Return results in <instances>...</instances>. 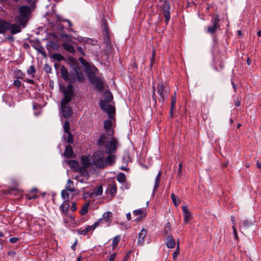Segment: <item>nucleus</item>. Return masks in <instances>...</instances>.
<instances>
[{
	"mask_svg": "<svg viewBox=\"0 0 261 261\" xmlns=\"http://www.w3.org/2000/svg\"><path fill=\"white\" fill-rule=\"evenodd\" d=\"M156 92L160 96L159 100L161 101L162 103H163L164 100L167 98L169 93V89L165 87L163 83H160L157 85Z\"/></svg>",
	"mask_w": 261,
	"mask_h": 261,
	"instance_id": "39448f33",
	"label": "nucleus"
},
{
	"mask_svg": "<svg viewBox=\"0 0 261 261\" xmlns=\"http://www.w3.org/2000/svg\"><path fill=\"white\" fill-rule=\"evenodd\" d=\"M62 198L64 200V201H69V194L68 193V191L66 189H64L62 190L61 193Z\"/></svg>",
	"mask_w": 261,
	"mask_h": 261,
	"instance_id": "7c9ffc66",
	"label": "nucleus"
},
{
	"mask_svg": "<svg viewBox=\"0 0 261 261\" xmlns=\"http://www.w3.org/2000/svg\"><path fill=\"white\" fill-rule=\"evenodd\" d=\"M69 207L70 205L69 201H64L61 205L60 209L61 210L62 214L64 215H67Z\"/></svg>",
	"mask_w": 261,
	"mask_h": 261,
	"instance_id": "412c9836",
	"label": "nucleus"
},
{
	"mask_svg": "<svg viewBox=\"0 0 261 261\" xmlns=\"http://www.w3.org/2000/svg\"><path fill=\"white\" fill-rule=\"evenodd\" d=\"M102 27L103 29L104 43L107 46H109L110 45V36L109 32L108 24L105 19H103L102 21Z\"/></svg>",
	"mask_w": 261,
	"mask_h": 261,
	"instance_id": "0eeeda50",
	"label": "nucleus"
},
{
	"mask_svg": "<svg viewBox=\"0 0 261 261\" xmlns=\"http://www.w3.org/2000/svg\"><path fill=\"white\" fill-rule=\"evenodd\" d=\"M61 109L63 116L66 118H69L72 114L71 108L69 106L67 105H61Z\"/></svg>",
	"mask_w": 261,
	"mask_h": 261,
	"instance_id": "dca6fc26",
	"label": "nucleus"
},
{
	"mask_svg": "<svg viewBox=\"0 0 261 261\" xmlns=\"http://www.w3.org/2000/svg\"><path fill=\"white\" fill-rule=\"evenodd\" d=\"M102 187L100 185L95 188L94 192L91 194L90 196L92 197L100 196L102 195Z\"/></svg>",
	"mask_w": 261,
	"mask_h": 261,
	"instance_id": "bb28decb",
	"label": "nucleus"
},
{
	"mask_svg": "<svg viewBox=\"0 0 261 261\" xmlns=\"http://www.w3.org/2000/svg\"><path fill=\"white\" fill-rule=\"evenodd\" d=\"M77 50L79 51V53L83 56H85V53H84V51H83L82 48L81 47H77Z\"/></svg>",
	"mask_w": 261,
	"mask_h": 261,
	"instance_id": "0e129e2a",
	"label": "nucleus"
},
{
	"mask_svg": "<svg viewBox=\"0 0 261 261\" xmlns=\"http://www.w3.org/2000/svg\"><path fill=\"white\" fill-rule=\"evenodd\" d=\"M143 211L141 209L135 210L133 211V214L135 216L141 215L143 214Z\"/></svg>",
	"mask_w": 261,
	"mask_h": 261,
	"instance_id": "09e8293b",
	"label": "nucleus"
},
{
	"mask_svg": "<svg viewBox=\"0 0 261 261\" xmlns=\"http://www.w3.org/2000/svg\"><path fill=\"white\" fill-rule=\"evenodd\" d=\"M116 155L113 154H109L106 160V166L108 165H112L115 162L116 160Z\"/></svg>",
	"mask_w": 261,
	"mask_h": 261,
	"instance_id": "b1692460",
	"label": "nucleus"
},
{
	"mask_svg": "<svg viewBox=\"0 0 261 261\" xmlns=\"http://www.w3.org/2000/svg\"><path fill=\"white\" fill-rule=\"evenodd\" d=\"M65 189L71 192H74L76 191V189L75 188L73 185V182L69 179H68L67 181V184L65 186Z\"/></svg>",
	"mask_w": 261,
	"mask_h": 261,
	"instance_id": "a878e982",
	"label": "nucleus"
},
{
	"mask_svg": "<svg viewBox=\"0 0 261 261\" xmlns=\"http://www.w3.org/2000/svg\"><path fill=\"white\" fill-rule=\"evenodd\" d=\"M10 23L5 20H0V33L3 34L10 29Z\"/></svg>",
	"mask_w": 261,
	"mask_h": 261,
	"instance_id": "f3484780",
	"label": "nucleus"
},
{
	"mask_svg": "<svg viewBox=\"0 0 261 261\" xmlns=\"http://www.w3.org/2000/svg\"><path fill=\"white\" fill-rule=\"evenodd\" d=\"M14 85L17 87V88H19L21 86V82L18 80H14L13 82Z\"/></svg>",
	"mask_w": 261,
	"mask_h": 261,
	"instance_id": "5fc2aeb1",
	"label": "nucleus"
},
{
	"mask_svg": "<svg viewBox=\"0 0 261 261\" xmlns=\"http://www.w3.org/2000/svg\"><path fill=\"white\" fill-rule=\"evenodd\" d=\"M171 198L175 206H177L179 203L180 201L177 197H176L174 193L171 195Z\"/></svg>",
	"mask_w": 261,
	"mask_h": 261,
	"instance_id": "c9c22d12",
	"label": "nucleus"
},
{
	"mask_svg": "<svg viewBox=\"0 0 261 261\" xmlns=\"http://www.w3.org/2000/svg\"><path fill=\"white\" fill-rule=\"evenodd\" d=\"M80 61H81L85 66V72L88 78L89 81L91 80L92 79L96 77L95 74L98 71V69L93 65H91L86 62L83 58H80Z\"/></svg>",
	"mask_w": 261,
	"mask_h": 261,
	"instance_id": "7ed1b4c3",
	"label": "nucleus"
},
{
	"mask_svg": "<svg viewBox=\"0 0 261 261\" xmlns=\"http://www.w3.org/2000/svg\"><path fill=\"white\" fill-rule=\"evenodd\" d=\"M162 9L163 12V14L165 18L166 24L168 23L169 20L170 19V5L168 2L164 1V3L161 5Z\"/></svg>",
	"mask_w": 261,
	"mask_h": 261,
	"instance_id": "6e6552de",
	"label": "nucleus"
},
{
	"mask_svg": "<svg viewBox=\"0 0 261 261\" xmlns=\"http://www.w3.org/2000/svg\"><path fill=\"white\" fill-rule=\"evenodd\" d=\"M182 164L181 162H180L178 165V171H177V175L179 177H180L182 174Z\"/></svg>",
	"mask_w": 261,
	"mask_h": 261,
	"instance_id": "de8ad7c7",
	"label": "nucleus"
},
{
	"mask_svg": "<svg viewBox=\"0 0 261 261\" xmlns=\"http://www.w3.org/2000/svg\"><path fill=\"white\" fill-rule=\"evenodd\" d=\"M179 254V245H178L177 248L173 253V259L176 260V257Z\"/></svg>",
	"mask_w": 261,
	"mask_h": 261,
	"instance_id": "8fccbe9b",
	"label": "nucleus"
},
{
	"mask_svg": "<svg viewBox=\"0 0 261 261\" xmlns=\"http://www.w3.org/2000/svg\"><path fill=\"white\" fill-rule=\"evenodd\" d=\"M97 144L99 146L103 147L107 153L113 154L117 149V141L115 139L112 138L108 140L107 136L102 134L98 139Z\"/></svg>",
	"mask_w": 261,
	"mask_h": 261,
	"instance_id": "f257e3e1",
	"label": "nucleus"
},
{
	"mask_svg": "<svg viewBox=\"0 0 261 261\" xmlns=\"http://www.w3.org/2000/svg\"><path fill=\"white\" fill-rule=\"evenodd\" d=\"M116 257V253H114L110 255L108 261H114L115 260V258Z\"/></svg>",
	"mask_w": 261,
	"mask_h": 261,
	"instance_id": "052dcab7",
	"label": "nucleus"
},
{
	"mask_svg": "<svg viewBox=\"0 0 261 261\" xmlns=\"http://www.w3.org/2000/svg\"><path fill=\"white\" fill-rule=\"evenodd\" d=\"M61 73L62 78L65 80L67 81L68 80V71L67 69L64 67L62 66L61 68Z\"/></svg>",
	"mask_w": 261,
	"mask_h": 261,
	"instance_id": "c85d7f7f",
	"label": "nucleus"
},
{
	"mask_svg": "<svg viewBox=\"0 0 261 261\" xmlns=\"http://www.w3.org/2000/svg\"><path fill=\"white\" fill-rule=\"evenodd\" d=\"M9 30H11V33L12 34L19 33L21 30L20 27L16 24H10Z\"/></svg>",
	"mask_w": 261,
	"mask_h": 261,
	"instance_id": "cd10ccee",
	"label": "nucleus"
},
{
	"mask_svg": "<svg viewBox=\"0 0 261 261\" xmlns=\"http://www.w3.org/2000/svg\"><path fill=\"white\" fill-rule=\"evenodd\" d=\"M161 174H162V172L161 171L159 172V173H158V174L157 175V176L155 177V183H154V190H153L154 191L159 187L160 180L161 177Z\"/></svg>",
	"mask_w": 261,
	"mask_h": 261,
	"instance_id": "f704fd0d",
	"label": "nucleus"
},
{
	"mask_svg": "<svg viewBox=\"0 0 261 261\" xmlns=\"http://www.w3.org/2000/svg\"><path fill=\"white\" fill-rule=\"evenodd\" d=\"M73 154V150L71 145H67L64 152V155L65 158H70Z\"/></svg>",
	"mask_w": 261,
	"mask_h": 261,
	"instance_id": "393cba45",
	"label": "nucleus"
},
{
	"mask_svg": "<svg viewBox=\"0 0 261 261\" xmlns=\"http://www.w3.org/2000/svg\"><path fill=\"white\" fill-rule=\"evenodd\" d=\"M241 223L242 224V228H249L251 224V222H249L247 220H243L242 221Z\"/></svg>",
	"mask_w": 261,
	"mask_h": 261,
	"instance_id": "a19ab883",
	"label": "nucleus"
},
{
	"mask_svg": "<svg viewBox=\"0 0 261 261\" xmlns=\"http://www.w3.org/2000/svg\"><path fill=\"white\" fill-rule=\"evenodd\" d=\"M110 192L111 194L112 197H114L117 192V187L115 184H112L109 186Z\"/></svg>",
	"mask_w": 261,
	"mask_h": 261,
	"instance_id": "2f4dec72",
	"label": "nucleus"
},
{
	"mask_svg": "<svg viewBox=\"0 0 261 261\" xmlns=\"http://www.w3.org/2000/svg\"><path fill=\"white\" fill-rule=\"evenodd\" d=\"M176 101V97L175 96L172 97L171 99V108H170V116L171 117L173 115V111L175 110V103Z\"/></svg>",
	"mask_w": 261,
	"mask_h": 261,
	"instance_id": "72a5a7b5",
	"label": "nucleus"
},
{
	"mask_svg": "<svg viewBox=\"0 0 261 261\" xmlns=\"http://www.w3.org/2000/svg\"><path fill=\"white\" fill-rule=\"evenodd\" d=\"M64 128L65 132L67 133H69L70 132V124L68 121H66L64 123Z\"/></svg>",
	"mask_w": 261,
	"mask_h": 261,
	"instance_id": "c03bdc74",
	"label": "nucleus"
},
{
	"mask_svg": "<svg viewBox=\"0 0 261 261\" xmlns=\"http://www.w3.org/2000/svg\"><path fill=\"white\" fill-rule=\"evenodd\" d=\"M165 243L169 248H173L175 247V242L171 234L167 236Z\"/></svg>",
	"mask_w": 261,
	"mask_h": 261,
	"instance_id": "aec40b11",
	"label": "nucleus"
},
{
	"mask_svg": "<svg viewBox=\"0 0 261 261\" xmlns=\"http://www.w3.org/2000/svg\"><path fill=\"white\" fill-rule=\"evenodd\" d=\"M153 95H152V98L154 101L155 103L156 102V98L155 96V87H153Z\"/></svg>",
	"mask_w": 261,
	"mask_h": 261,
	"instance_id": "338daca9",
	"label": "nucleus"
},
{
	"mask_svg": "<svg viewBox=\"0 0 261 261\" xmlns=\"http://www.w3.org/2000/svg\"><path fill=\"white\" fill-rule=\"evenodd\" d=\"M44 70L47 73L51 72V68L50 66L48 65L47 64H45L44 66Z\"/></svg>",
	"mask_w": 261,
	"mask_h": 261,
	"instance_id": "3c124183",
	"label": "nucleus"
},
{
	"mask_svg": "<svg viewBox=\"0 0 261 261\" xmlns=\"http://www.w3.org/2000/svg\"><path fill=\"white\" fill-rule=\"evenodd\" d=\"M232 229H233V234H234L236 239L238 240L239 237H238V236L237 234L236 228V227H234V226H232Z\"/></svg>",
	"mask_w": 261,
	"mask_h": 261,
	"instance_id": "6e6d98bb",
	"label": "nucleus"
},
{
	"mask_svg": "<svg viewBox=\"0 0 261 261\" xmlns=\"http://www.w3.org/2000/svg\"><path fill=\"white\" fill-rule=\"evenodd\" d=\"M89 82L94 84L95 87L97 91H100L104 88L103 78L96 76L92 79L91 80H89Z\"/></svg>",
	"mask_w": 261,
	"mask_h": 261,
	"instance_id": "1a4fd4ad",
	"label": "nucleus"
},
{
	"mask_svg": "<svg viewBox=\"0 0 261 261\" xmlns=\"http://www.w3.org/2000/svg\"><path fill=\"white\" fill-rule=\"evenodd\" d=\"M18 238L17 237H13L10 239L9 241L11 243H15L18 241Z\"/></svg>",
	"mask_w": 261,
	"mask_h": 261,
	"instance_id": "680f3d73",
	"label": "nucleus"
},
{
	"mask_svg": "<svg viewBox=\"0 0 261 261\" xmlns=\"http://www.w3.org/2000/svg\"><path fill=\"white\" fill-rule=\"evenodd\" d=\"M112 121L111 120H106L104 121L103 127L109 136H112L113 135L114 131L112 129Z\"/></svg>",
	"mask_w": 261,
	"mask_h": 261,
	"instance_id": "2eb2a0df",
	"label": "nucleus"
},
{
	"mask_svg": "<svg viewBox=\"0 0 261 261\" xmlns=\"http://www.w3.org/2000/svg\"><path fill=\"white\" fill-rule=\"evenodd\" d=\"M184 212V220L185 222H188L192 218V214L189 211L187 206L185 205L182 207Z\"/></svg>",
	"mask_w": 261,
	"mask_h": 261,
	"instance_id": "a211bd4d",
	"label": "nucleus"
},
{
	"mask_svg": "<svg viewBox=\"0 0 261 261\" xmlns=\"http://www.w3.org/2000/svg\"><path fill=\"white\" fill-rule=\"evenodd\" d=\"M70 210L72 212H74L76 210V205L75 202L72 203Z\"/></svg>",
	"mask_w": 261,
	"mask_h": 261,
	"instance_id": "bf43d9fd",
	"label": "nucleus"
},
{
	"mask_svg": "<svg viewBox=\"0 0 261 261\" xmlns=\"http://www.w3.org/2000/svg\"><path fill=\"white\" fill-rule=\"evenodd\" d=\"M73 72L76 75L78 81L82 82L85 80V76L79 67L76 65L72 67Z\"/></svg>",
	"mask_w": 261,
	"mask_h": 261,
	"instance_id": "4468645a",
	"label": "nucleus"
},
{
	"mask_svg": "<svg viewBox=\"0 0 261 261\" xmlns=\"http://www.w3.org/2000/svg\"><path fill=\"white\" fill-rule=\"evenodd\" d=\"M53 58L57 60L58 61L63 60L64 59V57L62 55H61V54H54L53 55Z\"/></svg>",
	"mask_w": 261,
	"mask_h": 261,
	"instance_id": "79ce46f5",
	"label": "nucleus"
},
{
	"mask_svg": "<svg viewBox=\"0 0 261 261\" xmlns=\"http://www.w3.org/2000/svg\"><path fill=\"white\" fill-rule=\"evenodd\" d=\"M82 164L84 167L88 168L93 165V161H91L90 159L88 156H82Z\"/></svg>",
	"mask_w": 261,
	"mask_h": 261,
	"instance_id": "5701e85b",
	"label": "nucleus"
},
{
	"mask_svg": "<svg viewBox=\"0 0 261 261\" xmlns=\"http://www.w3.org/2000/svg\"><path fill=\"white\" fill-rule=\"evenodd\" d=\"M36 72V69L35 66L33 65H31L29 68L27 70V73L28 74H32Z\"/></svg>",
	"mask_w": 261,
	"mask_h": 261,
	"instance_id": "49530a36",
	"label": "nucleus"
},
{
	"mask_svg": "<svg viewBox=\"0 0 261 261\" xmlns=\"http://www.w3.org/2000/svg\"><path fill=\"white\" fill-rule=\"evenodd\" d=\"M68 134L67 138V142L68 143L71 144L73 143V136L71 134L70 132L67 133Z\"/></svg>",
	"mask_w": 261,
	"mask_h": 261,
	"instance_id": "a18cd8bd",
	"label": "nucleus"
},
{
	"mask_svg": "<svg viewBox=\"0 0 261 261\" xmlns=\"http://www.w3.org/2000/svg\"><path fill=\"white\" fill-rule=\"evenodd\" d=\"M92 158L93 165L100 168H104L106 167V162L103 151H98L95 152Z\"/></svg>",
	"mask_w": 261,
	"mask_h": 261,
	"instance_id": "20e7f679",
	"label": "nucleus"
},
{
	"mask_svg": "<svg viewBox=\"0 0 261 261\" xmlns=\"http://www.w3.org/2000/svg\"><path fill=\"white\" fill-rule=\"evenodd\" d=\"M220 19L218 15H216L214 19L212 20L213 25L207 27V32L210 34L214 33L217 29H219V22Z\"/></svg>",
	"mask_w": 261,
	"mask_h": 261,
	"instance_id": "9b49d317",
	"label": "nucleus"
},
{
	"mask_svg": "<svg viewBox=\"0 0 261 261\" xmlns=\"http://www.w3.org/2000/svg\"><path fill=\"white\" fill-rule=\"evenodd\" d=\"M105 100L103 101L106 104H109V103L113 99V96L110 93H105L104 95Z\"/></svg>",
	"mask_w": 261,
	"mask_h": 261,
	"instance_id": "473e14b6",
	"label": "nucleus"
},
{
	"mask_svg": "<svg viewBox=\"0 0 261 261\" xmlns=\"http://www.w3.org/2000/svg\"><path fill=\"white\" fill-rule=\"evenodd\" d=\"M117 179L120 182H124L126 180V177L124 173H120L117 176Z\"/></svg>",
	"mask_w": 261,
	"mask_h": 261,
	"instance_id": "4c0bfd02",
	"label": "nucleus"
},
{
	"mask_svg": "<svg viewBox=\"0 0 261 261\" xmlns=\"http://www.w3.org/2000/svg\"><path fill=\"white\" fill-rule=\"evenodd\" d=\"M85 230L86 231L87 233L90 230L93 229V225L92 226H87L85 229Z\"/></svg>",
	"mask_w": 261,
	"mask_h": 261,
	"instance_id": "e2e57ef3",
	"label": "nucleus"
},
{
	"mask_svg": "<svg viewBox=\"0 0 261 261\" xmlns=\"http://www.w3.org/2000/svg\"><path fill=\"white\" fill-rule=\"evenodd\" d=\"M29 19V17L19 14L16 16L15 20L19 24L20 26H21L22 28H24L26 26Z\"/></svg>",
	"mask_w": 261,
	"mask_h": 261,
	"instance_id": "ddd939ff",
	"label": "nucleus"
},
{
	"mask_svg": "<svg viewBox=\"0 0 261 261\" xmlns=\"http://www.w3.org/2000/svg\"><path fill=\"white\" fill-rule=\"evenodd\" d=\"M62 46L65 50L70 54H73L75 53V50L73 45L68 41H64V42L62 43Z\"/></svg>",
	"mask_w": 261,
	"mask_h": 261,
	"instance_id": "6ab92c4d",
	"label": "nucleus"
},
{
	"mask_svg": "<svg viewBox=\"0 0 261 261\" xmlns=\"http://www.w3.org/2000/svg\"><path fill=\"white\" fill-rule=\"evenodd\" d=\"M60 21H66L68 23V25L70 28H71L72 25V22L68 19H63V20H60Z\"/></svg>",
	"mask_w": 261,
	"mask_h": 261,
	"instance_id": "69168bd1",
	"label": "nucleus"
},
{
	"mask_svg": "<svg viewBox=\"0 0 261 261\" xmlns=\"http://www.w3.org/2000/svg\"><path fill=\"white\" fill-rule=\"evenodd\" d=\"M32 8H33V7H31V6H22L19 7V14L29 17L32 10Z\"/></svg>",
	"mask_w": 261,
	"mask_h": 261,
	"instance_id": "f8f14e48",
	"label": "nucleus"
},
{
	"mask_svg": "<svg viewBox=\"0 0 261 261\" xmlns=\"http://www.w3.org/2000/svg\"><path fill=\"white\" fill-rule=\"evenodd\" d=\"M27 1L30 5L31 7H33V8H34L36 0H27Z\"/></svg>",
	"mask_w": 261,
	"mask_h": 261,
	"instance_id": "4d7b16f0",
	"label": "nucleus"
},
{
	"mask_svg": "<svg viewBox=\"0 0 261 261\" xmlns=\"http://www.w3.org/2000/svg\"><path fill=\"white\" fill-rule=\"evenodd\" d=\"M77 233L81 235H86L87 234L86 231L85 229H77Z\"/></svg>",
	"mask_w": 261,
	"mask_h": 261,
	"instance_id": "13d9d810",
	"label": "nucleus"
},
{
	"mask_svg": "<svg viewBox=\"0 0 261 261\" xmlns=\"http://www.w3.org/2000/svg\"><path fill=\"white\" fill-rule=\"evenodd\" d=\"M170 230H171V225H170V224L169 222H168L164 226V234L165 235H166L167 236L168 235H169L170 234L169 233V232L170 231Z\"/></svg>",
	"mask_w": 261,
	"mask_h": 261,
	"instance_id": "58836bf2",
	"label": "nucleus"
},
{
	"mask_svg": "<svg viewBox=\"0 0 261 261\" xmlns=\"http://www.w3.org/2000/svg\"><path fill=\"white\" fill-rule=\"evenodd\" d=\"M89 206V204L88 203H85L82 206V208L80 211V214L82 215H84L88 212Z\"/></svg>",
	"mask_w": 261,
	"mask_h": 261,
	"instance_id": "ea45409f",
	"label": "nucleus"
},
{
	"mask_svg": "<svg viewBox=\"0 0 261 261\" xmlns=\"http://www.w3.org/2000/svg\"><path fill=\"white\" fill-rule=\"evenodd\" d=\"M68 164L70 167H75L77 165V162L74 160L69 161Z\"/></svg>",
	"mask_w": 261,
	"mask_h": 261,
	"instance_id": "864d4df0",
	"label": "nucleus"
},
{
	"mask_svg": "<svg viewBox=\"0 0 261 261\" xmlns=\"http://www.w3.org/2000/svg\"><path fill=\"white\" fill-rule=\"evenodd\" d=\"M113 214L110 212L105 213L102 217L93 225V229H95L98 226L108 227L112 222Z\"/></svg>",
	"mask_w": 261,
	"mask_h": 261,
	"instance_id": "f03ea898",
	"label": "nucleus"
},
{
	"mask_svg": "<svg viewBox=\"0 0 261 261\" xmlns=\"http://www.w3.org/2000/svg\"><path fill=\"white\" fill-rule=\"evenodd\" d=\"M99 106L102 110L107 112L111 119H113L114 118L113 114L115 112V109L114 107L111 105L105 103L103 100H100L99 102Z\"/></svg>",
	"mask_w": 261,
	"mask_h": 261,
	"instance_id": "423d86ee",
	"label": "nucleus"
},
{
	"mask_svg": "<svg viewBox=\"0 0 261 261\" xmlns=\"http://www.w3.org/2000/svg\"><path fill=\"white\" fill-rule=\"evenodd\" d=\"M147 231L145 229H142L139 233L138 242L139 244L142 245L144 243V238L146 236Z\"/></svg>",
	"mask_w": 261,
	"mask_h": 261,
	"instance_id": "4be33fe9",
	"label": "nucleus"
},
{
	"mask_svg": "<svg viewBox=\"0 0 261 261\" xmlns=\"http://www.w3.org/2000/svg\"><path fill=\"white\" fill-rule=\"evenodd\" d=\"M15 73V76L17 79H22L24 76V74L19 70H16Z\"/></svg>",
	"mask_w": 261,
	"mask_h": 261,
	"instance_id": "37998d69",
	"label": "nucleus"
},
{
	"mask_svg": "<svg viewBox=\"0 0 261 261\" xmlns=\"http://www.w3.org/2000/svg\"><path fill=\"white\" fill-rule=\"evenodd\" d=\"M8 253L10 256H14L16 254L15 252L14 251H10L8 252Z\"/></svg>",
	"mask_w": 261,
	"mask_h": 261,
	"instance_id": "774afa93",
	"label": "nucleus"
},
{
	"mask_svg": "<svg viewBox=\"0 0 261 261\" xmlns=\"http://www.w3.org/2000/svg\"><path fill=\"white\" fill-rule=\"evenodd\" d=\"M17 191V189L15 188H10L8 191V193L9 194H15V192Z\"/></svg>",
	"mask_w": 261,
	"mask_h": 261,
	"instance_id": "603ef678",
	"label": "nucleus"
},
{
	"mask_svg": "<svg viewBox=\"0 0 261 261\" xmlns=\"http://www.w3.org/2000/svg\"><path fill=\"white\" fill-rule=\"evenodd\" d=\"M71 85L68 86V89L64 91V95L61 101V105H67L71 100L72 97V91L70 89Z\"/></svg>",
	"mask_w": 261,
	"mask_h": 261,
	"instance_id": "9d476101",
	"label": "nucleus"
},
{
	"mask_svg": "<svg viewBox=\"0 0 261 261\" xmlns=\"http://www.w3.org/2000/svg\"><path fill=\"white\" fill-rule=\"evenodd\" d=\"M61 38L62 39L63 43L64 41H68V42H70L72 41V36L67 34L66 33H62L61 34Z\"/></svg>",
	"mask_w": 261,
	"mask_h": 261,
	"instance_id": "c756f323",
	"label": "nucleus"
},
{
	"mask_svg": "<svg viewBox=\"0 0 261 261\" xmlns=\"http://www.w3.org/2000/svg\"><path fill=\"white\" fill-rule=\"evenodd\" d=\"M120 241V237L119 236H117L113 238L112 243V245L113 246V248H115L118 245Z\"/></svg>",
	"mask_w": 261,
	"mask_h": 261,
	"instance_id": "e433bc0d",
	"label": "nucleus"
}]
</instances>
